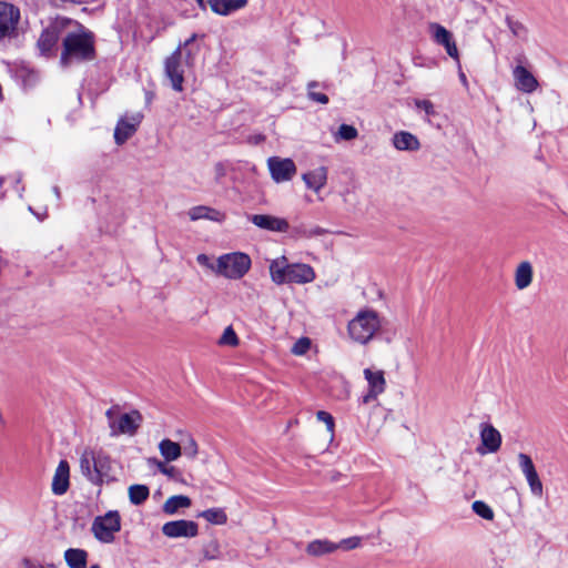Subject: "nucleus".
Returning a JSON list of instances; mask_svg holds the SVG:
<instances>
[{"label": "nucleus", "mask_w": 568, "mask_h": 568, "mask_svg": "<svg viewBox=\"0 0 568 568\" xmlns=\"http://www.w3.org/2000/svg\"><path fill=\"white\" fill-rule=\"evenodd\" d=\"M196 38L197 34L193 33L187 40L180 43L172 54L165 59V75L171 81L172 88L178 92L183 91L185 68L193 65L194 55L199 51V49L193 51L190 48Z\"/></svg>", "instance_id": "nucleus-1"}, {"label": "nucleus", "mask_w": 568, "mask_h": 568, "mask_svg": "<svg viewBox=\"0 0 568 568\" xmlns=\"http://www.w3.org/2000/svg\"><path fill=\"white\" fill-rule=\"evenodd\" d=\"M274 284H307L315 280L314 268L304 263H288L285 256L272 260L268 265Z\"/></svg>", "instance_id": "nucleus-2"}, {"label": "nucleus", "mask_w": 568, "mask_h": 568, "mask_svg": "<svg viewBox=\"0 0 568 568\" xmlns=\"http://www.w3.org/2000/svg\"><path fill=\"white\" fill-rule=\"evenodd\" d=\"M94 58V43L91 34L69 33L63 39L61 64L68 67L73 61L92 60Z\"/></svg>", "instance_id": "nucleus-3"}, {"label": "nucleus", "mask_w": 568, "mask_h": 568, "mask_svg": "<svg viewBox=\"0 0 568 568\" xmlns=\"http://www.w3.org/2000/svg\"><path fill=\"white\" fill-rule=\"evenodd\" d=\"M381 318L374 310L359 311L348 323L347 329L351 338L359 344L368 343L381 328Z\"/></svg>", "instance_id": "nucleus-4"}, {"label": "nucleus", "mask_w": 568, "mask_h": 568, "mask_svg": "<svg viewBox=\"0 0 568 568\" xmlns=\"http://www.w3.org/2000/svg\"><path fill=\"white\" fill-rule=\"evenodd\" d=\"M111 436L121 434L134 435L142 423V415L139 410L120 414L119 406H112L105 412Z\"/></svg>", "instance_id": "nucleus-5"}, {"label": "nucleus", "mask_w": 568, "mask_h": 568, "mask_svg": "<svg viewBox=\"0 0 568 568\" xmlns=\"http://www.w3.org/2000/svg\"><path fill=\"white\" fill-rule=\"evenodd\" d=\"M251 265V257L247 254L227 253L217 258L215 274L229 280H240L250 271Z\"/></svg>", "instance_id": "nucleus-6"}, {"label": "nucleus", "mask_w": 568, "mask_h": 568, "mask_svg": "<svg viewBox=\"0 0 568 568\" xmlns=\"http://www.w3.org/2000/svg\"><path fill=\"white\" fill-rule=\"evenodd\" d=\"M120 529L121 517L116 510H110L103 516H98L91 527L94 537L104 544L112 542L115 532L120 531Z\"/></svg>", "instance_id": "nucleus-7"}, {"label": "nucleus", "mask_w": 568, "mask_h": 568, "mask_svg": "<svg viewBox=\"0 0 568 568\" xmlns=\"http://www.w3.org/2000/svg\"><path fill=\"white\" fill-rule=\"evenodd\" d=\"M20 19L21 13L18 7L0 1V41L11 40L18 36Z\"/></svg>", "instance_id": "nucleus-8"}, {"label": "nucleus", "mask_w": 568, "mask_h": 568, "mask_svg": "<svg viewBox=\"0 0 568 568\" xmlns=\"http://www.w3.org/2000/svg\"><path fill=\"white\" fill-rule=\"evenodd\" d=\"M267 166L272 179L276 183L291 181L296 174V165L292 159H283L280 156H271L267 160Z\"/></svg>", "instance_id": "nucleus-9"}, {"label": "nucleus", "mask_w": 568, "mask_h": 568, "mask_svg": "<svg viewBox=\"0 0 568 568\" xmlns=\"http://www.w3.org/2000/svg\"><path fill=\"white\" fill-rule=\"evenodd\" d=\"M479 428L480 446L477 447V453L485 455L487 453L498 452L501 446V435L499 430L487 423L480 424Z\"/></svg>", "instance_id": "nucleus-10"}, {"label": "nucleus", "mask_w": 568, "mask_h": 568, "mask_svg": "<svg viewBox=\"0 0 568 568\" xmlns=\"http://www.w3.org/2000/svg\"><path fill=\"white\" fill-rule=\"evenodd\" d=\"M162 534L169 538H192L199 534V526L192 520H173L162 526Z\"/></svg>", "instance_id": "nucleus-11"}, {"label": "nucleus", "mask_w": 568, "mask_h": 568, "mask_svg": "<svg viewBox=\"0 0 568 568\" xmlns=\"http://www.w3.org/2000/svg\"><path fill=\"white\" fill-rule=\"evenodd\" d=\"M364 377L368 383V392L362 397V403L368 404L385 392L386 379L383 371H373L371 368L364 369Z\"/></svg>", "instance_id": "nucleus-12"}, {"label": "nucleus", "mask_w": 568, "mask_h": 568, "mask_svg": "<svg viewBox=\"0 0 568 568\" xmlns=\"http://www.w3.org/2000/svg\"><path fill=\"white\" fill-rule=\"evenodd\" d=\"M429 28L433 31L434 41L443 45L447 54L458 62L459 53L453 33L438 23H432Z\"/></svg>", "instance_id": "nucleus-13"}, {"label": "nucleus", "mask_w": 568, "mask_h": 568, "mask_svg": "<svg viewBox=\"0 0 568 568\" xmlns=\"http://www.w3.org/2000/svg\"><path fill=\"white\" fill-rule=\"evenodd\" d=\"M141 120L142 114L140 113L132 115L130 120L124 118L120 119L114 130V140L116 144L121 145L126 142V140L135 133Z\"/></svg>", "instance_id": "nucleus-14"}, {"label": "nucleus", "mask_w": 568, "mask_h": 568, "mask_svg": "<svg viewBox=\"0 0 568 568\" xmlns=\"http://www.w3.org/2000/svg\"><path fill=\"white\" fill-rule=\"evenodd\" d=\"M248 220L257 227L274 232H287L290 224L285 219L267 215L253 214Z\"/></svg>", "instance_id": "nucleus-15"}, {"label": "nucleus", "mask_w": 568, "mask_h": 568, "mask_svg": "<svg viewBox=\"0 0 568 568\" xmlns=\"http://www.w3.org/2000/svg\"><path fill=\"white\" fill-rule=\"evenodd\" d=\"M514 84L517 90L531 93L538 87V81L534 74L523 65H517L513 70Z\"/></svg>", "instance_id": "nucleus-16"}, {"label": "nucleus", "mask_w": 568, "mask_h": 568, "mask_svg": "<svg viewBox=\"0 0 568 568\" xmlns=\"http://www.w3.org/2000/svg\"><path fill=\"white\" fill-rule=\"evenodd\" d=\"M97 453L91 448H85L80 456V469L82 475L92 484L100 485V475L94 470Z\"/></svg>", "instance_id": "nucleus-17"}, {"label": "nucleus", "mask_w": 568, "mask_h": 568, "mask_svg": "<svg viewBox=\"0 0 568 568\" xmlns=\"http://www.w3.org/2000/svg\"><path fill=\"white\" fill-rule=\"evenodd\" d=\"M69 476H70V467H69V463L64 459L60 460L57 469H55V473H54V476H53V479H52V493L54 495H63L64 493H67L68 488H69Z\"/></svg>", "instance_id": "nucleus-18"}, {"label": "nucleus", "mask_w": 568, "mask_h": 568, "mask_svg": "<svg viewBox=\"0 0 568 568\" xmlns=\"http://www.w3.org/2000/svg\"><path fill=\"white\" fill-rule=\"evenodd\" d=\"M248 0H207L211 10L219 16L231 13L247 6Z\"/></svg>", "instance_id": "nucleus-19"}, {"label": "nucleus", "mask_w": 568, "mask_h": 568, "mask_svg": "<svg viewBox=\"0 0 568 568\" xmlns=\"http://www.w3.org/2000/svg\"><path fill=\"white\" fill-rule=\"evenodd\" d=\"M302 179L308 189L317 193L327 182V169L325 166H320L313 171L304 173Z\"/></svg>", "instance_id": "nucleus-20"}, {"label": "nucleus", "mask_w": 568, "mask_h": 568, "mask_svg": "<svg viewBox=\"0 0 568 568\" xmlns=\"http://www.w3.org/2000/svg\"><path fill=\"white\" fill-rule=\"evenodd\" d=\"M187 214L192 221L210 220L214 222H223L225 220L224 213L205 205L193 206L189 210Z\"/></svg>", "instance_id": "nucleus-21"}, {"label": "nucleus", "mask_w": 568, "mask_h": 568, "mask_svg": "<svg viewBox=\"0 0 568 568\" xmlns=\"http://www.w3.org/2000/svg\"><path fill=\"white\" fill-rule=\"evenodd\" d=\"M532 276L534 270L531 263L528 261L520 262L514 274L515 286L520 291L527 288L532 282Z\"/></svg>", "instance_id": "nucleus-22"}, {"label": "nucleus", "mask_w": 568, "mask_h": 568, "mask_svg": "<svg viewBox=\"0 0 568 568\" xmlns=\"http://www.w3.org/2000/svg\"><path fill=\"white\" fill-rule=\"evenodd\" d=\"M393 145L399 151H416L420 148L418 139L406 131H400L394 134Z\"/></svg>", "instance_id": "nucleus-23"}, {"label": "nucleus", "mask_w": 568, "mask_h": 568, "mask_svg": "<svg viewBox=\"0 0 568 568\" xmlns=\"http://www.w3.org/2000/svg\"><path fill=\"white\" fill-rule=\"evenodd\" d=\"M338 549L335 542L326 539H317L310 542L306 547V552L314 557H320L326 554H332Z\"/></svg>", "instance_id": "nucleus-24"}, {"label": "nucleus", "mask_w": 568, "mask_h": 568, "mask_svg": "<svg viewBox=\"0 0 568 568\" xmlns=\"http://www.w3.org/2000/svg\"><path fill=\"white\" fill-rule=\"evenodd\" d=\"M59 34L57 29H45L38 39V48L42 54H48L57 45Z\"/></svg>", "instance_id": "nucleus-25"}, {"label": "nucleus", "mask_w": 568, "mask_h": 568, "mask_svg": "<svg viewBox=\"0 0 568 568\" xmlns=\"http://www.w3.org/2000/svg\"><path fill=\"white\" fill-rule=\"evenodd\" d=\"M88 552L80 548H69L64 551V560L70 568H87Z\"/></svg>", "instance_id": "nucleus-26"}, {"label": "nucleus", "mask_w": 568, "mask_h": 568, "mask_svg": "<svg viewBox=\"0 0 568 568\" xmlns=\"http://www.w3.org/2000/svg\"><path fill=\"white\" fill-rule=\"evenodd\" d=\"M159 450L166 462L176 460L182 455V447L171 439H163L159 444Z\"/></svg>", "instance_id": "nucleus-27"}, {"label": "nucleus", "mask_w": 568, "mask_h": 568, "mask_svg": "<svg viewBox=\"0 0 568 568\" xmlns=\"http://www.w3.org/2000/svg\"><path fill=\"white\" fill-rule=\"evenodd\" d=\"M191 506V499L184 495H175L165 500L163 504V511L166 515H174L180 508H187Z\"/></svg>", "instance_id": "nucleus-28"}, {"label": "nucleus", "mask_w": 568, "mask_h": 568, "mask_svg": "<svg viewBox=\"0 0 568 568\" xmlns=\"http://www.w3.org/2000/svg\"><path fill=\"white\" fill-rule=\"evenodd\" d=\"M128 493L130 501L138 506L149 498L150 489L145 485L134 484L129 487Z\"/></svg>", "instance_id": "nucleus-29"}, {"label": "nucleus", "mask_w": 568, "mask_h": 568, "mask_svg": "<svg viewBox=\"0 0 568 568\" xmlns=\"http://www.w3.org/2000/svg\"><path fill=\"white\" fill-rule=\"evenodd\" d=\"M200 517L214 525H224L227 521V516L221 508L206 509L200 514Z\"/></svg>", "instance_id": "nucleus-30"}, {"label": "nucleus", "mask_w": 568, "mask_h": 568, "mask_svg": "<svg viewBox=\"0 0 568 568\" xmlns=\"http://www.w3.org/2000/svg\"><path fill=\"white\" fill-rule=\"evenodd\" d=\"M219 345L236 347L240 344V339L232 326H227L219 339Z\"/></svg>", "instance_id": "nucleus-31"}, {"label": "nucleus", "mask_w": 568, "mask_h": 568, "mask_svg": "<svg viewBox=\"0 0 568 568\" xmlns=\"http://www.w3.org/2000/svg\"><path fill=\"white\" fill-rule=\"evenodd\" d=\"M110 468V458L103 453H97L94 470H98L100 475V484L103 481V476L106 475L108 469Z\"/></svg>", "instance_id": "nucleus-32"}, {"label": "nucleus", "mask_w": 568, "mask_h": 568, "mask_svg": "<svg viewBox=\"0 0 568 568\" xmlns=\"http://www.w3.org/2000/svg\"><path fill=\"white\" fill-rule=\"evenodd\" d=\"M181 447H182V453L184 454V456L190 459H194L199 454L197 443L191 435L186 436V439L183 442Z\"/></svg>", "instance_id": "nucleus-33"}, {"label": "nucleus", "mask_w": 568, "mask_h": 568, "mask_svg": "<svg viewBox=\"0 0 568 568\" xmlns=\"http://www.w3.org/2000/svg\"><path fill=\"white\" fill-rule=\"evenodd\" d=\"M471 507L474 513L479 517L487 520H491L494 518V511L486 503L481 500H476L473 503Z\"/></svg>", "instance_id": "nucleus-34"}, {"label": "nucleus", "mask_w": 568, "mask_h": 568, "mask_svg": "<svg viewBox=\"0 0 568 568\" xmlns=\"http://www.w3.org/2000/svg\"><path fill=\"white\" fill-rule=\"evenodd\" d=\"M318 87V83L313 81L307 85V95L312 101L317 103L326 104L328 103V97L324 93L315 92L314 89Z\"/></svg>", "instance_id": "nucleus-35"}, {"label": "nucleus", "mask_w": 568, "mask_h": 568, "mask_svg": "<svg viewBox=\"0 0 568 568\" xmlns=\"http://www.w3.org/2000/svg\"><path fill=\"white\" fill-rule=\"evenodd\" d=\"M518 462H519V467H520L523 474L525 475V477L536 470L530 456H528L527 454L520 453L518 455Z\"/></svg>", "instance_id": "nucleus-36"}, {"label": "nucleus", "mask_w": 568, "mask_h": 568, "mask_svg": "<svg viewBox=\"0 0 568 568\" xmlns=\"http://www.w3.org/2000/svg\"><path fill=\"white\" fill-rule=\"evenodd\" d=\"M526 479L529 484V487H530V490L534 495L536 496H541L542 494V484L539 479V476L537 474V471H532L531 474H529L528 476H526Z\"/></svg>", "instance_id": "nucleus-37"}, {"label": "nucleus", "mask_w": 568, "mask_h": 568, "mask_svg": "<svg viewBox=\"0 0 568 568\" xmlns=\"http://www.w3.org/2000/svg\"><path fill=\"white\" fill-rule=\"evenodd\" d=\"M358 132L355 126L348 124H342L338 128L337 136L345 141L354 140Z\"/></svg>", "instance_id": "nucleus-38"}, {"label": "nucleus", "mask_w": 568, "mask_h": 568, "mask_svg": "<svg viewBox=\"0 0 568 568\" xmlns=\"http://www.w3.org/2000/svg\"><path fill=\"white\" fill-rule=\"evenodd\" d=\"M311 347V341L307 337H301L292 346V353L294 355H304Z\"/></svg>", "instance_id": "nucleus-39"}, {"label": "nucleus", "mask_w": 568, "mask_h": 568, "mask_svg": "<svg viewBox=\"0 0 568 568\" xmlns=\"http://www.w3.org/2000/svg\"><path fill=\"white\" fill-rule=\"evenodd\" d=\"M361 544H362V537L354 536V537L342 539L338 544H336V546H338V548H342L344 550H352V549L358 548L361 546Z\"/></svg>", "instance_id": "nucleus-40"}, {"label": "nucleus", "mask_w": 568, "mask_h": 568, "mask_svg": "<svg viewBox=\"0 0 568 568\" xmlns=\"http://www.w3.org/2000/svg\"><path fill=\"white\" fill-rule=\"evenodd\" d=\"M163 475L168 476L170 479H172L176 483H181V484L186 483L183 477L182 471L179 468H176L175 466H169L168 469H163Z\"/></svg>", "instance_id": "nucleus-41"}, {"label": "nucleus", "mask_w": 568, "mask_h": 568, "mask_svg": "<svg viewBox=\"0 0 568 568\" xmlns=\"http://www.w3.org/2000/svg\"><path fill=\"white\" fill-rule=\"evenodd\" d=\"M506 21L515 37H523L526 33V28L523 26V23L514 21L509 17H507Z\"/></svg>", "instance_id": "nucleus-42"}, {"label": "nucleus", "mask_w": 568, "mask_h": 568, "mask_svg": "<svg viewBox=\"0 0 568 568\" xmlns=\"http://www.w3.org/2000/svg\"><path fill=\"white\" fill-rule=\"evenodd\" d=\"M316 417H317L318 420H321V422L326 424L327 430L329 433L334 432V418H333V416L329 413L324 412V410H318L316 413Z\"/></svg>", "instance_id": "nucleus-43"}, {"label": "nucleus", "mask_w": 568, "mask_h": 568, "mask_svg": "<svg viewBox=\"0 0 568 568\" xmlns=\"http://www.w3.org/2000/svg\"><path fill=\"white\" fill-rule=\"evenodd\" d=\"M415 105L426 112L427 115H434V104L429 100H415Z\"/></svg>", "instance_id": "nucleus-44"}, {"label": "nucleus", "mask_w": 568, "mask_h": 568, "mask_svg": "<svg viewBox=\"0 0 568 568\" xmlns=\"http://www.w3.org/2000/svg\"><path fill=\"white\" fill-rule=\"evenodd\" d=\"M196 262L200 265L207 267L215 273L216 263H212L211 258L206 254H199L196 256Z\"/></svg>", "instance_id": "nucleus-45"}, {"label": "nucleus", "mask_w": 568, "mask_h": 568, "mask_svg": "<svg viewBox=\"0 0 568 568\" xmlns=\"http://www.w3.org/2000/svg\"><path fill=\"white\" fill-rule=\"evenodd\" d=\"M22 567L23 568H55L53 565L42 566L41 564H39L30 558L22 559Z\"/></svg>", "instance_id": "nucleus-46"}, {"label": "nucleus", "mask_w": 568, "mask_h": 568, "mask_svg": "<svg viewBox=\"0 0 568 568\" xmlns=\"http://www.w3.org/2000/svg\"><path fill=\"white\" fill-rule=\"evenodd\" d=\"M326 231L320 226L310 227L308 231L304 232V237H313L324 235Z\"/></svg>", "instance_id": "nucleus-47"}, {"label": "nucleus", "mask_w": 568, "mask_h": 568, "mask_svg": "<svg viewBox=\"0 0 568 568\" xmlns=\"http://www.w3.org/2000/svg\"><path fill=\"white\" fill-rule=\"evenodd\" d=\"M154 464L156 465L158 469L163 474V469H168L169 466L165 465L163 462H160L158 459H153Z\"/></svg>", "instance_id": "nucleus-48"}, {"label": "nucleus", "mask_w": 568, "mask_h": 568, "mask_svg": "<svg viewBox=\"0 0 568 568\" xmlns=\"http://www.w3.org/2000/svg\"><path fill=\"white\" fill-rule=\"evenodd\" d=\"M305 231H308V229H307V227H304V226H300V227H296V229H295V233H296L297 235H300V236H304V232H305Z\"/></svg>", "instance_id": "nucleus-49"}, {"label": "nucleus", "mask_w": 568, "mask_h": 568, "mask_svg": "<svg viewBox=\"0 0 568 568\" xmlns=\"http://www.w3.org/2000/svg\"><path fill=\"white\" fill-rule=\"evenodd\" d=\"M459 79H460L462 83H463L465 87H467V85H468L467 78H466L465 73H464V72H462V71L459 72Z\"/></svg>", "instance_id": "nucleus-50"}, {"label": "nucleus", "mask_w": 568, "mask_h": 568, "mask_svg": "<svg viewBox=\"0 0 568 568\" xmlns=\"http://www.w3.org/2000/svg\"><path fill=\"white\" fill-rule=\"evenodd\" d=\"M216 171H217L219 174L222 175L223 174V165L222 164H217L216 165Z\"/></svg>", "instance_id": "nucleus-51"}, {"label": "nucleus", "mask_w": 568, "mask_h": 568, "mask_svg": "<svg viewBox=\"0 0 568 568\" xmlns=\"http://www.w3.org/2000/svg\"><path fill=\"white\" fill-rule=\"evenodd\" d=\"M53 191H54L55 195L59 197V196H60V190H59V187H58V186H54V187H53Z\"/></svg>", "instance_id": "nucleus-52"}, {"label": "nucleus", "mask_w": 568, "mask_h": 568, "mask_svg": "<svg viewBox=\"0 0 568 568\" xmlns=\"http://www.w3.org/2000/svg\"><path fill=\"white\" fill-rule=\"evenodd\" d=\"M200 6L204 4V0H196Z\"/></svg>", "instance_id": "nucleus-53"}, {"label": "nucleus", "mask_w": 568, "mask_h": 568, "mask_svg": "<svg viewBox=\"0 0 568 568\" xmlns=\"http://www.w3.org/2000/svg\"><path fill=\"white\" fill-rule=\"evenodd\" d=\"M90 568H100L99 565H92Z\"/></svg>", "instance_id": "nucleus-54"}, {"label": "nucleus", "mask_w": 568, "mask_h": 568, "mask_svg": "<svg viewBox=\"0 0 568 568\" xmlns=\"http://www.w3.org/2000/svg\"><path fill=\"white\" fill-rule=\"evenodd\" d=\"M2 183H3V179H2V178H0V184H2Z\"/></svg>", "instance_id": "nucleus-55"}]
</instances>
